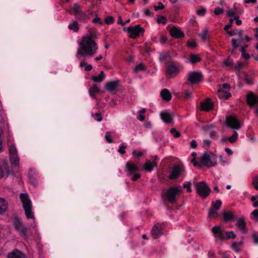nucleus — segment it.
<instances>
[{"label":"nucleus","instance_id":"0eeeda50","mask_svg":"<svg viewBox=\"0 0 258 258\" xmlns=\"http://www.w3.org/2000/svg\"><path fill=\"white\" fill-rule=\"evenodd\" d=\"M126 31L130 33L128 37L132 39H135L140 35H143L145 29L141 27L140 25H137L134 27H128Z\"/></svg>","mask_w":258,"mask_h":258},{"label":"nucleus","instance_id":"c756f323","mask_svg":"<svg viewBox=\"0 0 258 258\" xmlns=\"http://www.w3.org/2000/svg\"><path fill=\"white\" fill-rule=\"evenodd\" d=\"M68 28L70 30H72L74 32H77L79 31V29L78 23L77 21H74L72 24H70L69 25Z\"/></svg>","mask_w":258,"mask_h":258},{"label":"nucleus","instance_id":"393cba45","mask_svg":"<svg viewBox=\"0 0 258 258\" xmlns=\"http://www.w3.org/2000/svg\"><path fill=\"white\" fill-rule=\"evenodd\" d=\"M8 209V204L3 198H0V214L5 213Z\"/></svg>","mask_w":258,"mask_h":258},{"label":"nucleus","instance_id":"ea45409f","mask_svg":"<svg viewBox=\"0 0 258 258\" xmlns=\"http://www.w3.org/2000/svg\"><path fill=\"white\" fill-rule=\"evenodd\" d=\"M170 132L173 135L174 138H178L180 136V132L177 131L175 128H172Z\"/></svg>","mask_w":258,"mask_h":258},{"label":"nucleus","instance_id":"69168bd1","mask_svg":"<svg viewBox=\"0 0 258 258\" xmlns=\"http://www.w3.org/2000/svg\"><path fill=\"white\" fill-rule=\"evenodd\" d=\"M141 177V174L139 173H135V175L132 177V180L136 181Z\"/></svg>","mask_w":258,"mask_h":258},{"label":"nucleus","instance_id":"864d4df0","mask_svg":"<svg viewBox=\"0 0 258 258\" xmlns=\"http://www.w3.org/2000/svg\"><path fill=\"white\" fill-rule=\"evenodd\" d=\"M238 35L239 37L237 40H239V43H241L243 40V31L242 30H238Z\"/></svg>","mask_w":258,"mask_h":258},{"label":"nucleus","instance_id":"1a4fd4ad","mask_svg":"<svg viewBox=\"0 0 258 258\" xmlns=\"http://www.w3.org/2000/svg\"><path fill=\"white\" fill-rule=\"evenodd\" d=\"M225 123L229 127L238 130L240 128V123L237 118L232 115L227 116L226 117Z\"/></svg>","mask_w":258,"mask_h":258},{"label":"nucleus","instance_id":"bb28decb","mask_svg":"<svg viewBox=\"0 0 258 258\" xmlns=\"http://www.w3.org/2000/svg\"><path fill=\"white\" fill-rule=\"evenodd\" d=\"M105 78V74L103 71H101L98 76L92 77V80L96 82H102Z\"/></svg>","mask_w":258,"mask_h":258},{"label":"nucleus","instance_id":"473e14b6","mask_svg":"<svg viewBox=\"0 0 258 258\" xmlns=\"http://www.w3.org/2000/svg\"><path fill=\"white\" fill-rule=\"evenodd\" d=\"M238 139V133L236 131H234V134L232 136L230 137L228 140L229 142L231 143H235Z\"/></svg>","mask_w":258,"mask_h":258},{"label":"nucleus","instance_id":"f3484780","mask_svg":"<svg viewBox=\"0 0 258 258\" xmlns=\"http://www.w3.org/2000/svg\"><path fill=\"white\" fill-rule=\"evenodd\" d=\"M246 103L249 106H253L256 103V96L252 92H249L246 95Z\"/></svg>","mask_w":258,"mask_h":258},{"label":"nucleus","instance_id":"a19ab883","mask_svg":"<svg viewBox=\"0 0 258 258\" xmlns=\"http://www.w3.org/2000/svg\"><path fill=\"white\" fill-rule=\"evenodd\" d=\"M105 138L106 141L109 143H112L113 142L111 138V133L110 132H107L106 133Z\"/></svg>","mask_w":258,"mask_h":258},{"label":"nucleus","instance_id":"ddd939ff","mask_svg":"<svg viewBox=\"0 0 258 258\" xmlns=\"http://www.w3.org/2000/svg\"><path fill=\"white\" fill-rule=\"evenodd\" d=\"M182 169L179 165H174L168 177L170 179H177L180 175Z\"/></svg>","mask_w":258,"mask_h":258},{"label":"nucleus","instance_id":"e2e57ef3","mask_svg":"<svg viewBox=\"0 0 258 258\" xmlns=\"http://www.w3.org/2000/svg\"><path fill=\"white\" fill-rule=\"evenodd\" d=\"M241 244V243H237L236 242H233L232 244V247H233V248L236 251V252H238L239 251V250L238 248H237V246H239V245H240Z\"/></svg>","mask_w":258,"mask_h":258},{"label":"nucleus","instance_id":"c03bdc74","mask_svg":"<svg viewBox=\"0 0 258 258\" xmlns=\"http://www.w3.org/2000/svg\"><path fill=\"white\" fill-rule=\"evenodd\" d=\"M105 22L107 25H110L114 22V18L112 16H108L105 19Z\"/></svg>","mask_w":258,"mask_h":258},{"label":"nucleus","instance_id":"f03ea898","mask_svg":"<svg viewBox=\"0 0 258 258\" xmlns=\"http://www.w3.org/2000/svg\"><path fill=\"white\" fill-rule=\"evenodd\" d=\"M20 198L23 204L25 214L28 219H34V216L32 212V203L27 194H21Z\"/></svg>","mask_w":258,"mask_h":258},{"label":"nucleus","instance_id":"f8f14e48","mask_svg":"<svg viewBox=\"0 0 258 258\" xmlns=\"http://www.w3.org/2000/svg\"><path fill=\"white\" fill-rule=\"evenodd\" d=\"M73 9L74 10V15L78 20H85L87 19V15L82 11L81 7L79 4H74Z\"/></svg>","mask_w":258,"mask_h":258},{"label":"nucleus","instance_id":"4c0bfd02","mask_svg":"<svg viewBox=\"0 0 258 258\" xmlns=\"http://www.w3.org/2000/svg\"><path fill=\"white\" fill-rule=\"evenodd\" d=\"M252 184L254 188L258 190V175L254 176L252 178Z\"/></svg>","mask_w":258,"mask_h":258},{"label":"nucleus","instance_id":"8fccbe9b","mask_svg":"<svg viewBox=\"0 0 258 258\" xmlns=\"http://www.w3.org/2000/svg\"><path fill=\"white\" fill-rule=\"evenodd\" d=\"M158 6H154V8L155 11L159 10H163L164 9V6L161 2H159L158 4Z\"/></svg>","mask_w":258,"mask_h":258},{"label":"nucleus","instance_id":"338daca9","mask_svg":"<svg viewBox=\"0 0 258 258\" xmlns=\"http://www.w3.org/2000/svg\"><path fill=\"white\" fill-rule=\"evenodd\" d=\"M188 46L192 48H194L197 46V43L195 41H192L188 43Z\"/></svg>","mask_w":258,"mask_h":258},{"label":"nucleus","instance_id":"6ab92c4d","mask_svg":"<svg viewBox=\"0 0 258 258\" xmlns=\"http://www.w3.org/2000/svg\"><path fill=\"white\" fill-rule=\"evenodd\" d=\"M119 81H114L107 82L106 84L107 90L112 92L115 90L119 86Z\"/></svg>","mask_w":258,"mask_h":258},{"label":"nucleus","instance_id":"dca6fc26","mask_svg":"<svg viewBox=\"0 0 258 258\" xmlns=\"http://www.w3.org/2000/svg\"><path fill=\"white\" fill-rule=\"evenodd\" d=\"M125 166L128 172V175L133 174L140 170L139 167L131 161L127 162Z\"/></svg>","mask_w":258,"mask_h":258},{"label":"nucleus","instance_id":"6e6d98bb","mask_svg":"<svg viewBox=\"0 0 258 258\" xmlns=\"http://www.w3.org/2000/svg\"><path fill=\"white\" fill-rule=\"evenodd\" d=\"M190 182H188L187 183L184 184L183 185V188H186V190L188 192H191L192 191V190L190 188Z\"/></svg>","mask_w":258,"mask_h":258},{"label":"nucleus","instance_id":"9d476101","mask_svg":"<svg viewBox=\"0 0 258 258\" xmlns=\"http://www.w3.org/2000/svg\"><path fill=\"white\" fill-rule=\"evenodd\" d=\"M14 224L15 229L19 232L20 235L22 237L26 236L27 232V229L24 226L21 220L15 218L14 221Z\"/></svg>","mask_w":258,"mask_h":258},{"label":"nucleus","instance_id":"a211bd4d","mask_svg":"<svg viewBox=\"0 0 258 258\" xmlns=\"http://www.w3.org/2000/svg\"><path fill=\"white\" fill-rule=\"evenodd\" d=\"M170 33L172 37L176 38H179L184 36V33L175 26L170 28Z\"/></svg>","mask_w":258,"mask_h":258},{"label":"nucleus","instance_id":"f704fd0d","mask_svg":"<svg viewBox=\"0 0 258 258\" xmlns=\"http://www.w3.org/2000/svg\"><path fill=\"white\" fill-rule=\"evenodd\" d=\"M213 207L215 209V210H218L219 209L221 205L222 204V202L220 200H218L215 202H212V203Z\"/></svg>","mask_w":258,"mask_h":258},{"label":"nucleus","instance_id":"2eb2a0df","mask_svg":"<svg viewBox=\"0 0 258 258\" xmlns=\"http://www.w3.org/2000/svg\"><path fill=\"white\" fill-rule=\"evenodd\" d=\"M214 107V103L210 98L207 99L205 101L201 103V110L209 111L212 110Z\"/></svg>","mask_w":258,"mask_h":258},{"label":"nucleus","instance_id":"09e8293b","mask_svg":"<svg viewBox=\"0 0 258 258\" xmlns=\"http://www.w3.org/2000/svg\"><path fill=\"white\" fill-rule=\"evenodd\" d=\"M215 237L219 238L220 239L223 240L225 239L226 236L224 235V231L222 230L220 232L215 236Z\"/></svg>","mask_w":258,"mask_h":258},{"label":"nucleus","instance_id":"680f3d73","mask_svg":"<svg viewBox=\"0 0 258 258\" xmlns=\"http://www.w3.org/2000/svg\"><path fill=\"white\" fill-rule=\"evenodd\" d=\"M206 9L202 8L201 9H200L197 11V14L198 15L204 16L206 13Z\"/></svg>","mask_w":258,"mask_h":258},{"label":"nucleus","instance_id":"2f4dec72","mask_svg":"<svg viewBox=\"0 0 258 258\" xmlns=\"http://www.w3.org/2000/svg\"><path fill=\"white\" fill-rule=\"evenodd\" d=\"M169 57H170V53L167 51L160 54L159 59L161 61H163Z\"/></svg>","mask_w":258,"mask_h":258},{"label":"nucleus","instance_id":"f257e3e1","mask_svg":"<svg viewBox=\"0 0 258 258\" xmlns=\"http://www.w3.org/2000/svg\"><path fill=\"white\" fill-rule=\"evenodd\" d=\"M97 35L95 33L90 32L87 36L82 37L79 43L80 47L77 50V54L85 57L93 56L98 49L97 44L95 40Z\"/></svg>","mask_w":258,"mask_h":258},{"label":"nucleus","instance_id":"4d7b16f0","mask_svg":"<svg viewBox=\"0 0 258 258\" xmlns=\"http://www.w3.org/2000/svg\"><path fill=\"white\" fill-rule=\"evenodd\" d=\"M157 23H162L163 24H165L166 23V18L164 16H161L157 19Z\"/></svg>","mask_w":258,"mask_h":258},{"label":"nucleus","instance_id":"cd10ccee","mask_svg":"<svg viewBox=\"0 0 258 258\" xmlns=\"http://www.w3.org/2000/svg\"><path fill=\"white\" fill-rule=\"evenodd\" d=\"M100 91V89L97 85H94L89 89V94L91 96L94 97L95 94Z\"/></svg>","mask_w":258,"mask_h":258},{"label":"nucleus","instance_id":"6e6552de","mask_svg":"<svg viewBox=\"0 0 258 258\" xmlns=\"http://www.w3.org/2000/svg\"><path fill=\"white\" fill-rule=\"evenodd\" d=\"M203 79V76L201 73L198 72H191L188 75L187 81L191 84H198Z\"/></svg>","mask_w":258,"mask_h":258},{"label":"nucleus","instance_id":"79ce46f5","mask_svg":"<svg viewBox=\"0 0 258 258\" xmlns=\"http://www.w3.org/2000/svg\"><path fill=\"white\" fill-rule=\"evenodd\" d=\"M10 156L17 155V151L15 146H11L9 149Z\"/></svg>","mask_w":258,"mask_h":258},{"label":"nucleus","instance_id":"0e129e2a","mask_svg":"<svg viewBox=\"0 0 258 258\" xmlns=\"http://www.w3.org/2000/svg\"><path fill=\"white\" fill-rule=\"evenodd\" d=\"M183 94H184V97L186 99L189 98L191 96V93L188 90L185 91L183 92Z\"/></svg>","mask_w":258,"mask_h":258},{"label":"nucleus","instance_id":"3c124183","mask_svg":"<svg viewBox=\"0 0 258 258\" xmlns=\"http://www.w3.org/2000/svg\"><path fill=\"white\" fill-rule=\"evenodd\" d=\"M214 12L216 15H219L220 14H223L224 10L223 9L217 7L215 9Z\"/></svg>","mask_w":258,"mask_h":258},{"label":"nucleus","instance_id":"7c9ffc66","mask_svg":"<svg viewBox=\"0 0 258 258\" xmlns=\"http://www.w3.org/2000/svg\"><path fill=\"white\" fill-rule=\"evenodd\" d=\"M248 46L247 45H245L243 46H242L240 49V51L242 52V56L245 58V59H248L250 58V55L248 53H246V48H247Z\"/></svg>","mask_w":258,"mask_h":258},{"label":"nucleus","instance_id":"774afa93","mask_svg":"<svg viewBox=\"0 0 258 258\" xmlns=\"http://www.w3.org/2000/svg\"><path fill=\"white\" fill-rule=\"evenodd\" d=\"M252 215H253V216L254 218H256V221H258V210L257 209L254 210L252 212Z\"/></svg>","mask_w":258,"mask_h":258},{"label":"nucleus","instance_id":"603ef678","mask_svg":"<svg viewBox=\"0 0 258 258\" xmlns=\"http://www.w3.org/2000/svg\"><path fill=\"white\" fill-rule=\"evenodd\" d=\"M92 116L95 117V119L98 121H100L102 119V116L101 115V113L99 112L95 113L94 114H92Z\"/></svg>","mask_w":258,"mask_h":258},{"label":"nucleus","instance_id":"20e7f679","mask_svg":"<svg viewBox=\"0 0 258 258\" xmlns=\"http://www.w3.org/2000/svg\"><path fill=\"white\" fill-rule=\"evenodd\" d=\"M201 163L207 167L215 166L217 164V156L211 152H206L201 157Z\"/></svg>","mask_w":258,"mask_h":258},{"label":"nucleus","instance_id":"5fc2aeb1","mask_svg":"<svg viewBox=\"0 0 258 258\" xmlns=\"http://www.w3.org/2000/svg\"><path fill=\"white\" fill-rule=\"evenodd\" d=\"M233 61L232 60L229 59V58L224 60L223 61V64L225 66H231L233 65Z\"/></svg>","mask_w":258,"mask_h":258},{"label":"nucleus","instance_id":"5701e85b","mask_svg":"<svg viewBox=\"0 0 258 258\" xmlns=\"http://www.w3.org/2000/svg\"><path fill=\"white\" fill-rule=\"evenodd\" d=\"M223 220L225 222H228L231 221L234 218V213L232 211L223 212Z\"/></svg>","mask_w":258,"mask_h":258},{"label":"nucleus","instance_id":"423d86ee","mask_svg":"<svg viewBox=\"0 0 258 258\" xmlns=\"http://www.w3.org/2000/svg\"><path fill=\"white\" fill-rule=\"evenodd\" d=\"M181 190L176 187H170L166 192L165 195L167 201L170 203H175L176 202V196L181 192Z\"/></svg>","mask_w":258,"mask_h":258},{"label":"nucleus","instance_id":"bf43d9fd","mask_svg":"<svg viewBox=\"0 0 258 258\" xmlns=\"http://www.w3.org/2000/svg\"><path fill=\"white\" fill-rule=\"evenodd\" d=\"M3 134V130L0 128V152L2 151L3 149V139L2 137V135Z\"/></svg>","mask_w":258,"mask_h":258},{"label":"nucleus","instance_id":"de8ad7c7","mask_svg":"<svg viewBox=\"0 0 258 258\" xmlns=\"http://www.w3.org/2000/svg\"><path fill=\"white\" fill-rule=\"evenodd\" d=\"M208 33V30L206 29L204 30L202 33H200L199 35L201 37L203 40L205 41L206 39L207 35Z\"/></svg>","mask_w":258,"mask_h":258},{"label":"nucleus","instance_id":"9b49d317","mask_svg":"<svg viewBox=\"0 0 258 258\" xmlns=\"http://www.w3.org/2000/svg\"><path fill=\"white\" fill-rule=\"evenodd\" d=\"M164 227L163 223H156L155 224L151 230V235L154 239L159 237L162 234V230Z\"/></svg>","mask_w":258,"mask_h":258},{"label":"nucleus","instance_id":"412c9836","mask_svg":"<svg viewBox=\"0 0 258 258\" xmlns=\"http://www.w3.org/2000/svg\"><path fill=\"white\" fill-rule=\"evenodd\" d=\"M160 95L162 99L165 101H169L171 99L172 95L169 91L167 89H163L160 93Z\"/></svg>","mask_w":258,"mask_h":258},{"label":"nucleus","instance_id":"a878e982","mask_svg":"<svg viewBox=\"0 0 258 258\" xmlns=\"http://www.w3.org/2000/svg\"><path fill=\"white\" fill-rule=\"evenodd\" d=\"M10 160L12 165L17 168L19 164V158L17 155L10 156Z\"/></svg>","mask_w":258,"mask_h":258},{"label":"nucleus","instance_id":"39448f33","mask_svg":"<svg viewBox=\"0 0 258 258\" xmlns=\"http://www.w3.org/2000/svg\"><path fill=\"white\" fill-rule=\"evenodd\" d=\"M196 187L197 194L203 199L208 197L211 193V188L205 181L196 183Z\"/></svg>","mask_w":258,"mask_h":258},{"label":"nucleus","instance_id":"58836bf2","mask_svg":"<svg viewBox=\"0 0 258 258\" xmlns=\"http://www.w3.org/2000/svg\"><path fill=\"white\" fill-rule=\"evenodd\" d=\"M240 43L237 39L233 38L231 40L232 46L234 49H236L240 45Z\"/></svg>","mask_w":258,"mask_h":258},{"label":"nucleus","instance_id":"aec40b11","mask_svg":"<svg viewBox=\"0 0 258 258\" xmlns=\"http://www.w3.org/2000/svg\"><path fill=\"white\" fill-rule=\"evenodd\" d=\"M160 116L165 123H171L173 120L172 115L167 111L161 112Z\"/></svg>","mask_w":258,"mask_h":258},{"label":"nucleus","instance_id":"a18cd8bd","mask_svg":"<svg viewBox=\"0 0 258 258\" xmlns=\"http://www.w3.org/2000/svg\"><path fill=\"white\" fill-rule=\"evenodd\" d=\"M222 229L220 226H214L212 228V231L214 234H218Z\"/></svg>","mask_w":258,"mask_h":258},{"label":"nucleus","instance_id":"e433bc0d","mask_svg":"<svg viewBox=\"0 0 258 258\" xmlns=\"http://www.w3.org/2000/svg\"><path fill=\"white\" fill-rule=\"evenodd\" d=\"M208 216L210 218H216L218 216L217 212L213 209H210L208 213Z\"/></svg>","mask_w":258,"mask_h":258},{"label":"nucleus","instance_id":"49530a36","mask_svg":"<svg viewBox=\"0 0 258 258\" xmlns=\"http://www.w3.org/2000/svg\"><path fill=\"white\" fill-rule=\"evenodd\" d=\"M226 93V91L223 90L222 89H219L217 91V94L219 97L220 98H225V94Z\"/></svg>","mask_w":258,"mask_h":258},{"label":"nucleus","instance_id":"37998d69","mask_svg":"<svg viewBox=\"0 0 258 258\" xmlns=\"http://www.w3.org/2000/svg\"><path fill=\"white\" fill-rule=\"evenodd\" d=\"M245 78L244 81L248 85H252L253 84V79L252 78H249L246 74H244Z\"/></svg>","mask_w":258,"mask_h":258},{"label":"nucleus","instance_id":"72a5a7b5","mask_svg":"<svg viewBox=\"0 0 258 258\" xmlns=\"http://www.w3.org/2000/svg\"><path fill=\"white\" fill-rule=\"evenodd\" d=\"M145 66L143 63H140L135 68L134 72L136 73H138L140 71H145Z\"/></svg>","mask_w":258,"mask_h":258},{"label":"nucleus","instance_id":"13d9d810","mask_svg":"<svg viewBox=\"0 0 258 258\" xmlns=\"http://www.w3.org/2000/svg\"><path fill=\"white\" fill-rule=\"evenodd\" d=\"M233 22V19H230L229 20L230 24H228V25H225V27H224V30L225 31H227L230 28H231L232 27Z\"/></svg>","mask_w":258,"mask_h":258},{"label":"nucleus","instance_id":"4468645a","mask_svg":"<svg viewBox=\"0 0 258 258\" xmlns=\"http://www.w3.org/2000/svg\"><path fill=\"white\" fill-rule=\"evenodd\" d=\"M7 258H26V256L21 250L14 249L7 254Z\"/></svg>","mask_w":258,"mask_h":258},{"label":"nucleus","instance_id":"4be33fe9","mask_svg":"<svg viewBox=\"0 0 258 258\" xmlns=\"http://www.w3.org/2000/svg\"><path fill=\"white\" fill-rule=\"evenodd\" d=\"M236 226L240 230H242L243 233H245L246 232V223L243 218H240L238 220L236 224Z\"/></svg>","mask_w":258,"mask_h":258},{"label":"nucleus","instance_id":"c85d7f7f","mask_svg":"<svg viewBox=\"0 0 258 258\" xmlns=\"http://www.w3.org/2000/svg\"><path fill=\"white\" fill-rule=\"evenodd\" d=\"M190 61L192 63H196L200 62L201 58L197 54H190L189 55Z\"/></svg>","mask_w":258,"mask_h":258},{"label":"nucleus","instance_id":"7ed1b4c3","mask_svg":"<svg viewBox=\"0 0 258 258\" xmlns=\"http://www.w3.org/2000/svg\"><path fill=\"white\" fill-rule=\"evenodd\" d=\"M180 64L176 62L171 61L167 63L165 75L168 79L175 77L180 72Z\"/></svg>","mask_w":258,"mask_h":258},{"label":"nucleus","instance_id":"b1692460","mask_svg":"<svg viewBox=\"0 0 258 258\" xmlns=\"http://www.w3.org/2000/svg\"><path fill=\"white\" fill-rule=\"evenodd\" d=\"M157 164L156 162L153 161L151 162L149 161H147L144 164V169L147 171H151L153 169L154 166H157Z\"/></svg>","mask_w":258,"mask_h":258},{"label":"nucleus","instance_id":"052dcab7","mask_svg":"<svg viewBox=\"0 0 258 258\" xmlns=\"http://www.w3.org/2000/svg\"><path fill=\"white\" fill-rule=\"evenodd\" d=\"M126 148V146L122 145L120 147L119 149H118V151L119 153L123 155L125 153V149Z\"/></svg>","mask_w":258,"mask_h":258},{"label":"nucleus","instance_id":"c9c22d12","mask_svg":"<svg viewBox=\"0 0 258 258\" xmlns=\"http://www.w3.org/2000/svg\"><path fill=\"white\" fill-rule=\"evenodd\" d=\"M226 236L225 237L226 240H228V239H229L231 238L234 239L236 237V235L235 234H234V232L232 231H230V232H226Z\"/></svg>","mask_w":258,"mask_h":258}]
</instances>
